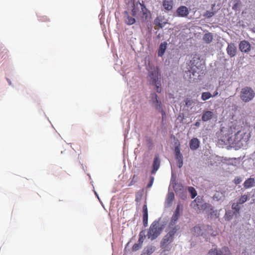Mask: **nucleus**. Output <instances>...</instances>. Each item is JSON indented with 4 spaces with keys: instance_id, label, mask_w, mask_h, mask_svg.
<instances>
[{
    "instance_id": "1",
    "label": "nucleus",
    "mask_w": 255,
    "mask_h": 255,
    "mask_svg": "<svg viewBox=\"0 0 255 255\" xmlns=\"http://www.w3.org/2000/svg\"><path fill=\"white\" fill-rule=\"evenodd\" d=\"M162 230L163 227L159 221L155 220L150 225L147 231V236L149 239L154 240L159 236Z\"/></svg>"
},
{
    "instance_id": "2",
    "label": "nucleus",
    "mask_w": 255,
    "mask_h": 255,
    "mask_svg": "<svg viewBox=\"0 0 255 255\" xmlns=\"http://www.w3.org/2000/svg\"><path fill=\"white\" fill-rule=\"evenodd\" d=\"M187 70L184 71V77L190 81H194L196 77L199 76L200 69L193 63L188 65Z\"/></svg>"
},
{
    "instance_id": "3",
    "label": "nucleus",
    "mask_w": 255,
    "mask_h": 255,
    "mask_svg": "<svg viewBox=\"0 0 255 255\" xmlns=\"http://www.w3.org/2000/svg\"><path fill=\"white\" fill-rule=\"evenodd\" d=\"M255 96V93L250 87H245L241 89L240 98L244 102L247 103L252 101Z\"/></svg>"
},
{
    "instance_id": "4",
    "label": "nucleus",
    "mask_w": 255,
    "mask_h": 255,
    "mask_svg": "<svg viewBox=\"0 0 255 255\" xmlns=\"http://www.w3.org/2000/svg\"><path fill=\"white\" fill-rule=\"evenodd\" d=\"M150 84H154L160 81V74L157 68L151 69L147 77Z\"/></svg>"
},
{
    "instance_id": "5",
    "label": "nucleus",
    "mask_w": 255,
    "mask_h": 255,
    "mask_svg": "<svg viewBox=\"0 0 255 255\" xmlns=\"http://www.w3.org/2000/svg\"><path fill=\"white\" fill-rule=\"evenodd\" d=\"M150 101L154 104V106L155 108L158 110L159 112H161L162 115L165 114L164 112L162 110L161 103L158 100V96L157 94L155 93H151L150 95Z\"/></svg>"
},
{
    "instance_id": "6",
    "label": "nucleus",
    "mask_w": 255,
    "mask_h": 255,
    "mask_svg": "<svg viewBox=\"0 0 255 255\" xmlns=\"http://www.w3.org/2000/svg\"><path fill=\"white\" fill-rule=\"evenodd\" d=\"M173 241V237L170 235H165L161 242V248L165 251H169L170 248L168 245Z\"/></svg>"
},
{
    "instance_id": "7",
    "label": "nucleus",
    "mask_w": 255,
    "mask_h": 255,
    "mask_svg": "<svg viewBox=\"0 0 255 255\" xmlns=\"http://www.w3.org/2000/svg\"><path fill=\"white\" fill-rule=\"evenodd\" d=\"M209 254L214 255H231L230 251L228 247H223L220 250L217 249H211L209 251Z\"/></svg>"
},
{
    "instance_id": "8",
    "label": "nucleus",
    "mask_w": 255,
    "mask_h": 255,
    "mask_svg": "<svg viewBox=\"0 0 255 255\" xmlns=\"http://www.w3.org/2000/svg\"><path fill=\"white\" fill-rule=\"evenodd\" d=\"M239 49L243 52H248L251 50V44L248 41L243 40L239 44Z\"/></svg>"
},
{
    "instance_id": "9",
    "label": "nucleus",
    "mask_w": 255,
    "mask_h": 255,
    "mask_svg": "<svg viewBox=\"0 0 255 255\" xmlns=\"http://www.w3.org/2000/svg\"><path fill=\"white\" fill-rule=\"evenodd\" d=\"M160 165V159L158 155H156L154 158L153 162L152 163V169L151 173L154 174L158 170Z\"/></svg>"
},
{
    "instance_id": "10",
    "label": "nucleus",
    "mask_w": 255,
    "mask_h": 255,
    "mask_svg": "<svg viewBox=\"0 0 255 255\" xmlns=\"http://www.w3.org/2000/svg\"><path fill=\"white\" fill-rule=\"evenodd\" d=\"M176 12L177 15L180 17H186L189 14L188 9L185 6H179L177 8Z\"/></svg>"
},
{
    "instance_id": "11",
    "label": "nucleus",
    "mask_w": 255,
    "mask_h": 255,
    "mask_svg": "<svg viewBox=\"0 0 255 255\" xmlns=\"http://www.w3.org/2000/svg\"><path fill=\"white\" fill-rule=\"evenodd\" d=\"M180 206L179 205H177L176 209L172 217L170 226H173L175 224L176 222L178 220L180 215Z\"/></svg>"
},
{
    "instance_id": "12",
    "label": "nucleus",
    "mask_w": 255,
    "mask_h": 255,
    "mask_svg": "<svg viewBox=\"0 0 255 255\" xmlns=\"http://www.w3.org/2000/svg\"><path fill=\"white\" fill-rule=\"evenodd\" d=\"M227 52L231 57L235 56L237 52V48L235 44L233 43L228 44V46L227 48Z\"/></svg>"
},
{
    "instance_id": "13",
    "label": "nucleus",
    "mask_w": 255,
    "mask_h": 255,
    "mask_svg": "<svg viewBox=\"0 0 255 255\" xmlns=\"http://www.w3.org/2000/svg\"><path fill=\"white\" fill-rule=\"evenodd\" d=\"M200 145V141L197 138H193L189 142L190 148L192 150H196Z\"/></svg>"
},
{
    "instance_id": "14",
    "label": "nucleus",
    "mask_w": 255,
    "mask_h": 255,
    "mask_svg": "<svg viewBox=\"0 0 255 255\" xmlns=\"http://www.w3.org/2000/svg\"><path fill=\"white\" fill-rule=\"evenodd\" d=\"M213 113L210 111H204L202 116V120L204 122H207L212 119Z\"/></svg>"
},
{
    "instance_id": "15",
    "label": "nucleus",
    "mask_w": 255,
    "mask_h": 255,
    "mask_svg": "<svg viewBox=\"0 0 255 255\" xmlns=\"http://www.w3.org/2000/svg\"><path fill=\"white\" fill-rule=\"evenodd\" d=\"M162 5L166 10H171L173 8V1L172 0H164L162 2Z\"/></svg>"
},
{
    "instance_id": "16",
    "label": "nucleus",
    "mask_w": 255,
    "mask_h": 255,
    "mask_svg": "<svg viewBox=\"0 0 255 255\" xmlns=\"http://www.w3.org/2000/svg\"><path fill=\"white\" fill-rule=\"evenodd\" d=\"M155 250V248L151 245L147 246L144 248L143 253L141 255H150Z\"/></svg>"
},
{
    "instance_id": "17",
    "label": "nucleus",
    "mask_w": 255,
    "mask_h": 255,
    "mask_svg": "<svg viewBox=\"0 0 255 255\" xmlns=\"http://www.w3.org/2000/svg\"><path fill=\"white\" fill-rule=\"evenodd\" d=\"M166 23V22H162V18L161 17H157L154 21V24H155L154 29H158L157 26L159 28H162Z\"/></svg>"
},
{
    "instance_id": "18",
    "label": "nucleus",
    "mask_w": 255,
    "mask_h": 255,
    "mask_svg": "<svg viewBox=\"0 0 255 255\" xmlns=\"http://www.w3.org/2000/svg\"><path fill=\"white\" fill-rule=\"evenodd\" d=\"M139 5L141 8L140 15L142 18L146 19L148 16V10L143 4L139 3Z\"/></svg>"
},
{
    "instance_id": "19",
    "label": "nucleus",
    "mask_w": 255,
    "mask_h": 255,
    "mask_svg": "<svg viewBox=\"0 0 255 255\" xmlns=\"http://www.w3.org/2000/svg\"><path fill=\"white\" fill-rule=\"evenodd\" d=\"M167 45V44L166 42H164L160 44L158 52V56L161 57L163 56L166 49Z\"/></svg>"
},
{
    "instance_id": "20",
    "label": "nucleus",
    "mask_w": 255,
    "mask_h": 255,
    "mask_svg": "<svg viewBox=\"0 0 255 255\" xmlns=\"http://www.w3.org/2000/svg\"><path fill=\"white\" fill-rule=\"evenodd\" d=\"M255 183V181L254 178H249L245 181L244 186L246 189L249 188L253 187Z\"/></svg>"
},
{
    "instance_id": "21",
    "label": "nucleus",
    "mask_w": 255,
    "mask_h": 255,
    "mask_svg": "<svg viewBox=\"0 0 255 255\" xmlns=\"http://www.w3.org/2000/svg\"><path fill=\"white\" fill-rule=\"evenodd\" d=\"M125 14L127 15V19L125 20L126 23L128 25H131L135 23V18L132 17L128 14L127 11H125Z\"/></svg>"
},
{
    "instance_id": "22",
    "label": "nucleus",
    "mask_w": 255,
    "mask_h": 255,
    "mask_svg": "<svg viewBox=\"0 0 255 255\" xmlns=\"http://www.w3.org/2000/svg\"><path fill=\"white\" fill-rule=\"evenodd\" d=\"M213 40V35L211 33H205L203 36V40L206 43H210Z\"/></svg>"
},
{
    "instance_id": "23",
    "label": "nucleus",
    "mask_w": 255,
    "mask_h": 255,
    "mask_svg": "<svg viewBox=\"0 0 255 255\" xmlns=\"http://www.w3.org/2000/svg\"><path fill=\"white\" fill-rule=\"evenodd\" d=\"M171 230L167 234L170 235L171 236L174 238V236L176 232L179 229V227L178 225L176 226H170Z\"/></svg>"
},
{
    "instance_id": "24",
    "label": "nucleus",
    "mask_w": 255,
    "mask_h": 255,
    "mask_svg": "<svg viewBox=\"0 0 255 255\" xmlns=\"http://www.w3.org/2000/svg\"><path fill=\"white\" fill-rule=\"evenodd\" d=\"M145 238H146V236L145 235V231L142 230L139 234V238H138V244H139L142 246V243H143L144 240H145Z\"/></svg>"
},
{
    "instance_id": "25",
    "label": "nucleus",
    "mask_w": 255,
    "mask_h": 255,
    "mask_svg": "<svg viewBox=\"0 0 255 255\" xmlns=\"http://www.w3.org/2000/svg\"><path fill=\"white\" fill-rule=\"evenodd\" d=\"M145 238H146V236L145 235V231L142 230L139 234V238H138V244H139L142 246V243H143L144 240H145Z\"/></svg>"
},
{
    "instance_id": "26",
    "label": "nucleus",
    "mask_w": 255,
    "mask_h": 255,
    "mask_svg": "<svg viewBox=\"0 0 255 255\" xmlns=\"http://www.w3.org/2000/svg\"><path fill=\"white\" fill-rule=\"evenodd\" d=\"M145 238H146V236L145 235V231L142 230L139 234V238H138V244H139L142 246V243H143L144 240H145Z\"/></svg>"
},
{
    "instance_id": "27",
    "label": "nucleus",
    "mask_w": 255,
    "mask_h": 255,
    "mask_svg": "<svg viewBox=\"0 0 255 255\" xmlns=\"http://www.w3.org/2000/svg\"><path fill=\"white\" fill-rule=\"evenodd\" d=\"M185 106L187 108L191 107L194 103L193 100L190 98H186L184 100Z\"/></svg>"
},
{
    "instance_id": "28",
    "label": "nucleus",
    "mask_w": 255,
    "mask_h": 255,
    "mask_svg": "<svg viewBox=\"0 0 255 255\" xmlns=\"http://www.w3.org/2000/svg\"><path fill=\"white\" fill-rule=\"evenodd\" d=\"M212 97V95H211V94L210 92H205L202 93V96H201V99L203 101H206L207 100H208Z\"/></svg>"
},
{
    "instance_id": "29",
    "label": "nucleus",
    "mask_w": 255,
    "mask_h": 255,
    "mask_svg": "<svg viewBox=\"0 0 255 255\" xmlns=\"http://www.w3.org/2000/svg\"><path fill=\"white\" fill-rule=\"evenodd\" d=\"M174 199V194L173 192H169L167 194V202L168 204H171Z\"/></svg>"
},
{
    "instance_id": "30",
    "label": "nucleus",
    "mask_w": 255,
    "mask_h": 255,
    "mask_svg": "<svg viewBox=\"0 0 255 255\" xmlns=\"http://www.w3.org/2000/svg\"><path fill=\"white\" fill-rule=\"evenodd\" d=\"M201 228L199 226H196L194 228V232L197 236L203 235V233L201 232Z\"/></svg>"
},
{
    "instance_id": "31",
    "label": "nucleus",
    "mask_w": 255,
    "mask_h": 255,
    "mask_svg": "<svg viewBox=\"0 0 255 255\" xmlns=\"http://www.w3.org/2000/svg\"><path fill=\"white\" fill-rule=\"evenodd\" d=\"M248 197L247 195H244L241 196V197L239 199L238 203L239 204H242L246 202L248 200Z\"/></svg>"
},
{
    "instance_id": "32",
    "label": "nucleus",
    "mask_w": 255,
    "mask_h": 255,
    "mask_svg": "<svg viewBox=\"0 0 255 255\" xmlns=\"http://www.w3.org/2000/svg\"><path fill=\"white\" fill-rule=\"evenodd\" d=\"M188 190L191 193L192 198H194L197 195L195 189L192 187H190L188 188Z\"/></svg>"
},
{
    "instance_id": "33",
    "label": "nucleus",
    "mask_w": 255,
    "mask_h": 255,
    "mask_svg": "<svg viewBox=\"0 0 255 255\" xmlns=\"http://www.w3.org/2000/svg\"><path fill=\"white\" fill-rule=\"evenodd\" d=\"M232 208L235 212H239L240 209V208L239 207V204L238 203H233Z\"/></svg>"
},
{
    "instance_id": "34",
    "label": "nucleus",
    "mask_w": 255,
    "mask_h": 255,
    "mask_svg": "<svg viewBox=\"0 0 255 255\" xmlns=\"http://www.w3.org/2000/svg\"><path fill=\"white\" fill-rule=\"evenodd\" d=\"M155 85L156 87V91L157 93H160L161 92V82H158L155 84H153Z\"/></svg>"
},
{
    "instance_id": "35",
    "label": "nucleus",
    "mask_w": 255,
    "mask_h": 255,
    "mask_svg": "<svg viewBox=\"0 0 255 255\" xmlns=\"http://www.w3.org/2000/svg\"><path fill=\"white\" fill-rule=\"evenodd\" d=\"M142 214L143 216H148V210L146 204H144L142 207Z\"/></svg>"
},
{
    "instance_id": "36",
    "label": "nucleus",
    "mask_w": 255,
    "mask_h": 255,
    "mask_svg": "<svg viewBox=\"0 0 255 255\" xmlns=\"http://www.w3.org/2000/svg\"><path fill=\"white\" fill-rule=\"evenodd\" d=\"M142 220L143 226L146 227L148 225V216H143Z\"/></svg>"
},
{
    "instance_id": "37",
    "label": "nucleus",
    "mask_w": 255,
    "mask_h": 255,
    "mask_svg": "<svg viewBox=\"0 0 255 255\" xmlns=\"http://www.w3.org/2000/svg\"><path fill=\"white\" fill-rule=\"evenodd\" d=\"M142 246L139 244H135L132 246V250L136 251L141 248Z\"/></svg>"
},
{
    "instance_id": "38",
    "label": "nucleus",
    "mask_w": 255,
    "mask_h": 255,
    "mask_svg": "<svg viewBox=\"0 0 255 255\" xmlns=\"http://www.w3.org/2000/svg\"><path fill=\"white\" fill-rule=\"evenodd\" d=\"M215 14L214 12H211L209 11H207L205 14V16L208 18L211 17Z\"/></svg>"
},
{
    "instance_id": "39",
    "label": "nucleus",
    "mask_w": 255,
    "mask_h": 255,
    "mask_svg": "<svg viewBox=\"0 0 255 255\" xmlns=\"http://www.w3.org/2000/svg\"><path fill=\"white\" fill-rule=\"evenodd\" d=\"M242 180L241 177H237L234 179V183L236 184H240L242 182Z\"/></svg>"
},
{
    "instance_id": "40",
    "label": "nucleus",
    "mask_w": 255,
    "mask_h": 255,
    "mask_svg": "<svg viewBox=\"0 0 255 255\" xmlns=\"http://www.w3.org/2000/svg\"><path fill=\"white\" fill-rule=\"evenodd\" d=\"M153 181H154V177L153 176H151L150 178V181L147 186V187L148 188H150L152 185Z\"/></svg>"
},
{
    "instance_id": "41",
    "label": "nucleus",
    "mask_w": 255,
    "mask_h": 255,
    "mask_svg": "<svg viewBox=\"0 0 255 255\" xmlns=\"http://www.w3.org/2000/svg\"><path fill=\"white\" fill-rule=\"evenodd\" d=\"M179 146H180V144H179L178 145H177L175 147V149H174V153L175 154L179 153V152H180V149Z\"/></svg>"
},
{
    "instance_id": "42",
    "label": "nucleus",
    "mask_w": 255,
    "mask_h": 255,
    "mask_svg": "<svg viewBox=\"0 0 255 255\" xmlns=\"http://www.w3.org/2000/svg\"><path fill=\"white\" fill-rule=\"evenodd\" d=\"M131 14L133 16H135L137 14L136 8L134 7L131 10Z\"/></svg>"
},
{
    "instance_id": "43",
    "label": "nucleus",
    "mask_w": 255,
    "mask_h": 255,
    "mask_svg": "<svg viewBox=\"0 0 255 255\" xmlns=\"http://www.w3.org/2000/svg\"><path fill=\"white\" fill-rule=\"evenodd\" d=\"M177 160V163H178V166L179 168H181L183 165V159H179Z\"/></svg>"
},
{
    "instance_id": "44",
    "label": "nucleus",
    "mask_w": 255,
    "mask_h": 255,
    "mask_svg": "<svg viewBox=\"0 0 255 255\" xmlns=\"http://www.w3.org/2000/svg\"><path fill=\"white\" fill-rule=\"evenodd\" d=\"M175 158L176 160L182 159H183L182 155L181 154V155H179L178 156H175Z\"/></svg>"
},
{
    "instance_id": "45",
    "label": "nucleus",
    "mask_w": 255,
    "mask_h": 255,
    "mask_svg": "<svg viewBox=\"0 0 255 255\" xmlns=\"http://www.w3.org/2000/svg\"><path fill=\"white\" fill-rule=\"evenodd\" d=\"M195 126L197 127H199L200 126V123L199 121L196 122L195 123Z\"/></svg>"
},
{
    "instance_id": "46",
    "label": "nucleus",
    "mask_w": 255,
    "mask_h": 255,
    "mask_svg": "<svg viewBox=\"0 0 255 255\" xmlns=\"http://www.w3.org/2000/svg\"><path fill=\"white\" fill-rule=\"evenodd\" d=\"M218 95V92L217 91H216V92H215L214 93V94H213V95L212 96V97H215V96H217Z\"/></svg>"
},
{
    "instance_id": "47",
    "label": "nucleus",
    "mask_w": 255,
    "mask_h": 255,
    "mask_svg": "<svg viewBox=\"0 0 255 255\" xmlns=\"http://www.w3.org/2000/svg\"><path fill=\"white\" fill-rule=\"evenodd\" d=\"M207 228V229L208 230H211V226H207V227H206Z\"/></svg>"
},
{
    "instance_id": "48",
    "label": "nucleus",
    "mask_w": 255,
    "mask_h": 255,
    "mask_svg": "<svg viewBox=\"0 0 255 255\" xmlns=\"http://www.w3.org/2000/svg\"><path fill=\"white\" fill-rule=\"evenodd\" d=\"M181 154H181L180 152H179V153L175 154V156H178V155H181Z\"/></svg>"
},
{
    "instance_id": "49",
    "label": "nucleus",
    "mask_w": 255,
    "mask_h": 255,
    "mask_svg": "<svg viewBox=\"0 0 255 255\" xmlns=\"http://www.w3.org/2000/svg\"><path fill=\"white\" fill-rule=\"evenodd\" d=\"M217 198V197H216V195H215L214 196V199H215V198Z\"/></svg>"
}]
</instances>
